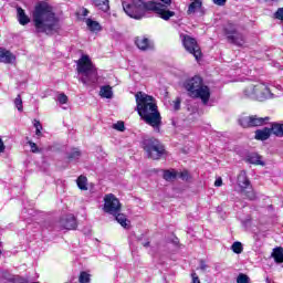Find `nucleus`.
<instances>
[{
  "label": "nucleus",
  "mask_w": 283,
  "mask_h": 283,
  "mask_svg": "<svg viewBox=\"0 0 283 283\" xmlns=\"http://www.w3.org/2000/svg\"><path fill=\"white\" fill-rule=\"evenodd\" d=\"M41 129H42V128L35 129V134H36L38 136H41Z\"/></svg>",
  "instance_id": "3c124183"
},
{
  "label": "nucleus",
  "mask_w": 283,
  "mask_h": 283,
  "mask_svg": "<svg viewBox=\"0 0 283 283\" xmlns=\"http://www.w3.org/2000/svg\"><path fill=\"white\" fill-rule=\"evenodd\" d=\"M90 274L87 272H81L80 273V277H78V282L80 283H90Z\"/></svg>",
  "instance_id": "f704fd0d"
},
{
  "label": "nucleus",
  "mask_w": 283,
  "mask_h": 283,
  "mask_svg": "<svg viewBox=\"0 0 283 283\" xmlns=\"http://www.w3.org/2000/svg\"><path fill=\"white\" fill-rule=\"evenodd\" d=\"M6 151V144H3V139L0 137V154H3Z\"/></svg>",
  "instance_id": "37998d69"
},
{
  "label": "nucleus",
  "mask_w": 283,
  "mask_h": 283,
  "mask_svg": "<svg viewBox=\"0 0 283 283\" xmlns=\"http://www.w3.org/2000/svg\"><path fill=\"white\" fill-rule=\"evenodd\" d=\"M256 90H266V84L260 82H254L250 84L243 90V96L245 98H253L254 101H256V98H263L264 95L256 94Z\"/></svg>",
  "instance_id": "ddd939ff"
},
{
  "label": "nucleus",
  "mask_w": 283,
  "mask_h": 283,
  "mask_svg": "<svg viewBox=\"0 0 283 283\" xmlns=\"http://www.w3.org/2000/svg\"><path fill=\"white\" fill-rule=\"evenodd\" d=\"M255 94H261L262 98H256V101H266L268 98H273V93H271V88L265 84V90H256Z\"/></svg>",
  "instance_id": "4be33fe9"
},
{
  "label": "nucleus",
  "mask_w": 283,
  "mask_h": 283,
  "mask_svg": "<svg viewBox=\"0 0 283 283\" xmlns=\"http://www.w3.org/2000/svg\"><path fill=\"white\" fill-rule=\"evenodd\" d=\"M76 185L81 191H87V177L81 175L76 180Z\"/></svg>",
  "instance_id": "a878e982"
},
{
  "label": "nucleus",
  "mask_w": 283,
  "mask_h": 283,
  "mask_svg": "<svg viewBox=\"0 0 283 283\" xmlns=\"http://www.w3.org/2000/svg\"><path fill=\"white\" fill-rule=\"evenodd\" d=\"M0 247H1V242H0ZM0 255H1V250H0Z\"/></svg>",
  "instance_id": "5fc2aeb1"
},
{
  "label": "nucleus",
  "mask_w": 283,
  "mask_h": 283,
  "mask_svg": "<svg viewBox=\"0 0 283 283\" xmlns=\"http://www.w3.org/2000/svg\"><path fill=\"white\" fill-rule=\"evenodd\" d=\"M180 40L185 50L189 52V54H192L197 61L200 59V56H202V52L200 51V46L198 45V41H196V39L181 33Z\"/></svg>",
  "instance_id": "1a4fd4ad"
},
{
  "label": "nucleus",
  "mask_w": 283,
  "mask_h": 283,
  "mask_svg": "<svg viewBox=\"0 0 283 283\" xmlns=\"http://www.w3.org/2000/svg\"><path fill=\"white\" fill-rule=\"evenodd\" d=\"M123 10L130 17V19H136L140 21L144 19L146 12H153V10H159V6L154 2H144L143 0H126L122 2Z\"/></svg>",
  "instance_id": "39448f33"
},
{
  "label": "nucleus",
  "mask_w": 283,
  "mask_h": 283,
  "mask_svg": "<svg viewBox=\"0 0 283 283\" xmlns=\"http://www.w3.org/2000/svg\"><path fill=\"white\" fill-rule=\"evenodd\" d=\"M266 283H274V282H271V280L266 279Z\"/></svg>",
  "instance_id": "864d4df0"
},
{
  "label": "nucleus",
  "mask_w": 283,
  "mask_h": 283,
  "mask_svg": "<svg viewBox=\"0 0 283 283\" xmlns=\"http://www.w3.org/2000/svg\"><path fill=\"white\" fill-rule=\"evenodd\" d=\"M99 96L102 98H113L114 97V91L112 90V86H109V85L101 86Z\"/></svg>",
  "instance_id": "a211bd4d"
},
{
  "label": "nucleus",
  "mask_w": 283,
  "mask_h": 283,
  "mask_svg": "<svg viewBox=\"0 0 283 283\" xmlns=\"http://www.w3.org/2000/svg\"><path fill=\"white\" fill-rule=\"evenodd\" d=\"M271 120V117H258V115L244 116L239 119V125L241 127H262V125H266Z\"/></svg>",
  "instance_id": "9b49d317"
},
{
  "label": "nucleus",
  "mask_w": 283,
  "mask_h": 283,
  "mask_svg": "<svg viewBox=\"0 0 283 283\" xmlns=\"http://www.w3.org/2000/svg\"><path fill=\"white\" fill-rule=\"evenodd\" d=\"M56 101L60 105H65L67 103V95H65L64 93H60L56 96Z\"/></svg>",
  "instance_id": "c9c22d12"
},
{
  "label": "nucleus",
  "mask_w": 283,
  "mask_h": 283,
  "mask_svg": "<svg viewBox=\"0 0 283 283\" xmlns=\"http://www.w3.org/2000/svg\"><path fill=\"white\" fill-rule=\"evenodd\" d=\"M67 158L70 160H78V158H81V150L73 148L72 151L69 153Z\"/></svg>",
  "instance_id": "7c9ffc66"
},
{
  "label": "nucleus",
  "mask_w": 283,
  "mask_h": 283,
  "mask_svg": "<svg viewBox=\"0 0 283 283\" xmlns=\"http://www.w3.org/2000/svg\"><path fill=\"white\" fill-rule=\"evenodd\" d=\"M34 127H35V129H43V126L41 125V122H39V120H34Z\"/></svg>",
  "instance_id": "a18cd8bd"
},
{
  "label": "nucleus",
  "mask_w": 283,
  "mask_h": 283,
  "mask_svg": "<svg viewBox=\"0 0 283 283\" xmlns=\"http://www.w3.org/2000/svg\"><path fill=\"white\" fill-rule=\"evenodd\" d=\"M248 198H249V200H255V193L254 192H250L248 195Z\"/></svg>",
  "instance_id": "8fccbe9b"
},
{
  "label": "nucleus",
  "mask_w": 283,
  "mask_h": 283,
  "mask_svg": "<svg viewBox=\"0 0 283 283\" xmlns=\"http://www.w3.org/2000/svg\"><path fill=\"white\" fill-rule=\"evenodd\" d=\"M29 147L31 148L32 154H41V148L36 146L34 142H28Z\"/></svg>",
  "instance_id": "e433bc0d"
},
{
  "label": "nucleus",
  "mask_w": 283,
  "mask_h": 283,
  "mask_svg": "<svg viewBox=\"0 0 283 283\" xmlns=\"http://www.w3.org/2000/svg\"><path fill=\"white\" fill-rule=\"evenodd\" d=\"M104 211L111 216L120 213V201L113 193L105 195L104 197Z\"/></svg>",
  "instance_id": "9d476101"
},
{
  "label": "nucleus",
  "mask_w": 283,
  "mask_h": 283,
  "mask_svg": "<svg viewBox=\"0 0 283 283\" xmlns=\"http://www.w3.org/2000/svg\"><path fill=\"white\" fill-rule=\"evenodd\" d=\"M85 23L88 28V30H91V32H98L101 31V23H98L97 21H94L92 19H86Z\"/></svg>",
  "instance_id": "393cba45"
},
{
  "label": "nucleus",
  "mask_w": 283,
  "mask_h": 283,
  "mask_svg": "<svg viewBox=\"0 0 283 283\" xmlns=\"http://www.w3.org/2000/svg\"><path fill=\"white\" fill-rule=\"evenodd\" d=\"M87 14H90V10H87L86 8L82 9V17H87Z\"/></svg>",
  "instance_id": "09e8293b"
},
{
  "label": "nucleus",
  "mask_w": 283,
  "mask_h": 283,
  "mask_svg": "<svg viewBox=\"0 0 283 283\" xmlns=\"http://www.w3.org/2000/svg\"><path fill=\"white\" fill-rule=\"evenodd\" d=\"M214 187H222V178H219L214 181Z\"/></svg>",
  "instance_id": "de8ad7c7"
},
{
  "label": "nucleus",
  "mask_w": 283,
  "mask_h": 283,
  "mask_svg": "<svg viewBox=\"0 0 283 283\" xmlns=\"http://www.w3.org/2000/svg\"><path fill=\"white\" fill-rule=\"evenodd\" d=\"M135 45H137L138 50H142L143 52L154 49V43H151V41L145 36L136 38Z\"/></svg>",
  "instance_id": "2eb2a0df"
},
{
  "label": "nucleus",
  "mask_w": 283,
  "mask_h": 283,
  "mask_svg": "<svg viewBox=\"0 0 283 283\" xmlns=\"http://www.w3.org/2000/svg\"><path fill=\"white\" fill-rule=\"evenodd\" d=\"M113 129H116L117 132H125V122H117L113 124Z\"/></svg>",
  "instance_id": "4c0bfd02"
},
{
  "label": "nucleus",
  "mask_w": 283,
  "mask_h": 283,
  "mask_svg": "<svg viewBox=\"0 0 283 283\" xmlns=\"http://www.w3.org/2000/svg\"><path fill=\"white\" fill-rule=\"evenodd\" d=\"M17 12L20 25H28V23H30V18L25 14V11L22 8H18Z\"/></svg>",
  "instance_id": "412c9836"
},
{
  "label": "nucleus",
  "mask_w": 283,
  "mask_h": 283,
  "mask_svg": "<svg viewBox=\"0 0 283 283\" xmlns=\"http://www.w3.org/2000/svg\"><path fill=\"white\" fill-rule=\"evenodd\" d=\"M78 227L76 217L74 214H65L59 221H50L45 223V228L49 231H61L66 229V231H74Z\"/></svg>",
  "instance_id": "0eeeda50"
},
{
  "label": "nucleus",
  "mask_w": 283,
  "mask_h": 283,
  "mask_svg": "<svg viewBox=\"0 0 283 283\" xmlns=\"http://www.w3.org/2000/svg\"><path fill=\"white\" fill-rule=\"evenodd\" d=\"M95 8L102 10V12H107L109 10V0H92Z\"/></svg>",
  "instance_id": "6ab92c4d"
},
{
  "label": "nucleus",
  "mask_w": 283,
  "mask_h": 283,
  "mask_svg": "<svg viewBox=\"0 0 283 283\" xmlns=\"http://www.w3.org/2000/svg\"><path fill=\"white\" fill-rule=\"evenodd\" d=\"M191 275H192V283H200V279L196 273H192Z\"/></svg>",
  "instance_id": "49530a36"
},
{
  "label": "nucleus",
  "mask_w": 283,
  "mask_h": 283,
  "mask_svg": "<svg viewBox=\"0 0 283 283\" xmlns=\"http://www.w3.org/2000/svg\"><path fill=\"white\" fill-rule=\"evenodd\" d=\"M17 61V56L12 54L9 50L0 48V63H6L7 65H12Z\"/></svg>",
  "instance_id": "4468645a"
},
{
  "label": "nucleus",
  "mask_w": 283,
  "mask_h": 283,
  "mask_svg": "<svg viewBox=\"0 0 283 283\" xmlns=\"http://www.w3.org/2000/svg\"><path fill=\"white\" fill-rule=\"evenodd\" d=\"M237 182L241 189H247L249 185H251V181H249V178L247 177L245 171H241L239 174Z\"/></svg>",
  "instance_id": "f3484780"
},
{
  "label": "nucleus",
  "mask_w": 283,
  "mask_h": 283,
  "mask_svg": "<svg viewBox=\"0 0 283 283\" xmlns=\"http://www.w3.org/2000/svg\"><path fill=\"white\" fill-rule=\"evenodd\" d=\"M216 6H224L227 0H212Z\"/></svg>",
  "instance_id": "79ce46f5"
},
{
  "label": "nucleus",
  "mask_w": 283,
  "mask_h": 283,
  "mask_svg": "<svg viewBox=\"0 0 283 283\" xmlns=\"http://www.w3.org/2000/svg\"><path fill=\"white\" fill-rule=\"evenodd\" d=\"M181 180H189V171L185 170L180 174Z\"/></svg>",
  "instance_id": "ea45409f"
},
{
  "label": "nucleus",
  "mask_w": 283,
  "mask_h": 283,
  "mask_svg": "<svg viewBox=\"0 0 283 283\" xmlns=\"http://www.w3.org/2000/svg\"><path fill=\"white\" fill-rule=\"evenodd\" d=\"M77 73L83 85L94 87L98 83V71L92 63L90 55H82L77 61Z\"/></svg>",
  "instance_id": "20e7f679"
},
{
  "label": "nucleus",
  "mask_w": 283,
  "mask_h": 283,
  "mask_svg": "<svg viewBox=\"0 0 283 283\" xmlns=\"http://www.w3.org/2000/svg\"><path fill=\"white\" fill-rule=\"evenodd\" d=\"M273 258H274V260L277 264H282V262H283V249L282 248L274 249Z\"/></svg>",
  "instance_id": "c85d7f7f"
},
{
  "label": "nucleus",
  "mask_w": 283,
  "mask_h": 283,
  "mask_svg": "<svg viewBox=\"0 0 283 283\" xmlns=\"http://www.w3.org/2000/svg\"><path fill=\"white\" fill-rule=\"evenodd\" d=\"M223 32L228 43L237 45V48H244V45H247V35L242 32H239L234 24L228 23L224 27Z\"/></svg>",
  "instance_id": "6e6552de"
},
{
  "label": "nucleus",
  "mask_w": 283,
  "mask_h": 283,
  "mask_svg": "<svg viewBox=\"0 0 283 283\" xmlns=\"http://www.w3.org/2000/svg\"><path fill=\"white\" fill-rule=\"evenodd\" d=\"M35 31L41 34H54L61 29L59 18L48 2H39L32 13Z\"/></svg>",
  "instance_id": "f257e3e1"
},
{
  "label": "nucleus",
  "mask_w": 283,
  "mask_h": 283,
  "mask_svg": "<svg viewBox=\"0 0 283 283\" xmlns=\"http://www.w3.org/2000/svg\"><path fill=\"white\" fill-rule=\"evenodd\" d=\"M192 2L188 7V14H196L200 8H202V0H191Z\"/></svg>",
  "instance_id": "aec40b11"
},
{
  "label": "nucleus",
  "mask_w": 283,
  "mask_h": 283,
  "mask_svg": "<svg viewBox=\"0 0 283 283\" xmlns=\"http://www.w3.org/2000/svg\"><path fill=\"white\" fill-rule=\"evenodd\" d=\"M272 134L277 136V138H283V124L272 123L271 124Z\"/></svg>",
  "instance_id": "5701e85b"
},
{
  "label": "nucleus",
  "mask_w": 283,
  "mask_h": 283,
  "mask_svg": "<svg viewBox=\"0 0 283 283\" xmlns=\"http://www.w3.org/2000/svg\"><path fill=\"white\" fill-rule=\"evenodd\" d=\"M184 90H186L188 96L193 99L201 101L202 105H209L211 98V88L205 85L202 77L196 75L184 82Z\"/></svg>",
  "instance_id": "7ed1b4c3"
},
{
  "label": "nucleus",
  "mask_w": 283,
  "mask_h": 283,
  "mask_svg": "<svg viewBox=\"0 0 283 283\" xmlns=\"http://www.w3.org/2000/svg\"><path fill=\"white\" fill-rule=\"evenodd\" d=\"M248 163H250L251 165H261L262 167H264V161H262V156L255 153L248 156Z\"/></svg>",
  "instance_id": "b1692460"
},
{
  "label": "nucleus",
  "mask_w": 283,
  "mask_h": 283,
  "mask_svg": "<svg viewBox=\"0 0 283 283\" xmlns=\"http://www.w3.org/2000/svg\"><path fill=\"white\" fill-rule=\"evenodd\" d=\"M237 283H251V277L244 273H240L237 276Z\"/></svg>",
  "instance_id": "473e14b6"
},
{
  "label": "nucleus",
  "mask_w": 283,
  "mask_h": 283,
  "mask_svg": "<svg viewBox=\"0 0 283 283\" xmlns=\"http://www.w3.org/2000/svg\"><path fill=\"white\" fill-rule=\"evenodd\" d=\"M274 17L275 19H279V21H283V8H279L274 13Z\"/></svg>",
  "instance_id": "58836bf2"
},
{
  "label": "nucleus",
  "mask_w": 283,
  "mask_h": 283,
  "mask_svg": "<svg viewBox=\"0 0 283 283\" xmlns=\"http://www.w3.org/2000/svg\"><path fill=\"white\" fill-rule=\"evenodd\" d=\"M273 134L272 128L264 127L262 129L255 130V139L256 140H269L271 138V135Z\"/></svg>",
  "instance_id": "dca6fc26"
},
{
  "label": "nucleus",
  "mask_w": 283,
  "mask_h": 283,
  "mask_svg": "<svg viewBox=\"0 0 283 283\" xmlns=\"http://www.w3.org/2000/svg\"><path fill=\"white\" fill-rule=\"evenodd\" d=\"M174 109L176 112H178V109H180V98H177L175 102H174Z\"/></svg>",
  "instance_id": "a19ab883"
},
{
  "label": "nucleus",
  "mask_w": 283,
  "mask_h": 283,
  "mask_svg": "<svg viewBox=\"0 0 283 283\" xmlns=\"http://www.w3.org/2000/svg\"><path fill=\"white\" fill-rule=\"evenodd\" d=\"M177 176L178 175L176 174V171H171V170L164 171V179L167 180V182H171V180H176Z\"/></svg>",
  "instance_id": "c756f323"
},
{
  "label": "nucleus",
  "mask_w": 283,
  "mask_h": 283,
  "mask_svg": "<svg viewBox=\"0 0 283 283\" xmlns=\"http://www.w3.org/2000/svg\"><path fill=\"white\" fill-rule=\"evenodd\" d=\"M115 220H117L118 224H120V227H123L124 229H127L128 224H127V217H125V214L118 212L117 214H115Z\"/></svg>",
  "instance_id": "cd10ccee"
},
{
  "label": "nucleus",
  "mask_w": 283,
  "mask_h": 283,
  "mask_svg": "<svg viewBox=\"0 0 283 283\" xmlns=\"http://www.w3.org/2000/svg\"><path fill=\"white\" fill-rule=\"evenodd\" d=\"M4 277L8 282H12V283H28V279L20 275H9V276L4 275Z\"/></svg>",
  "instance_id": "bb28decb"
},
{
  "label": "nucleus",
  "mask_w": 283,
  "mask_h": 283,
  "mask_svg": "<svg viewBox=\"0 0 283 283\" xmlns=\"http://www.w3.org/2000/svg\"><path fill=\"white\" fill-rule=\"evenodd\" d=\"M135 99L137 103L136 109L146 122L147 125H150L157 133L160 132V125H163V117H160V112H158V106L153 96L147 95L143 92H137L135 94Z\"/></svg>",
  "instance_id": "f03ea898"
},
{
  "label": "nucleus",
  "mask_w": 283,
  "mask_h": 283,
  "mask_svg": "<svg viewBox=\"0 0 283 283\" xmlns=\"http://www.w3.org/2000/svg\"><path fill=\"white\" fill-rule=\"evenodd\" d=\"M209 266L207 265V263H205V261H200V270L201 271H207Z\"/></svg>",
  "instance_id": "c03bdc74"
},
{
  "label": "nucleus",
  "mask_w": 283,
  "mask_h": 283,
  "mask_svg": "<svg viewBox=\"0 0 283 283\" xmlns=\"http://www.w3.org/2000/svg\"><path fill=\"white\" fill-rule=\"evenodd\" d=\"M144 247H149V242L144 243Z\"/></svg>",
  "instance_id": "603ef678"
},
{
  "label": "nucleus",
  "mask_w": 283,
  "mask_h": 283,
  "mask_svg": "<svg viewBox=\"0 0 283 283\" xmlns=\"http://www.w3.org/2000/svg\"><path fill=\"white\" fill-rule=\"evenodd\" d=\"M14 105H15L18 112H23V99L21 98V95H18L15 97Z\"/></svg>",
  "instance_id": "72a5a7b5"
},
{
  "label": "nucleus",
  "mask_w": 283,
  "mask_h": 283,
  "mask_svg": "<svg viewBox=\"0 0 283 283\" xmlns=\"http://www.w3.org/2000/svg\"><path fill=\"white\" fill-rule=\"evenodd\" d=\"M142 145L144 151L147 154V157L151 158L153 160H160V158H163V156L166 154L165 145L154 137L144 139Z\"/></svg>",
  "instance_id": "423d86ee"
},
{
  "label": "nucleus",
  "mask_w": 283,
  "mask_h": 283,
  "mask_svg": "<svg viewBox=\"0 0 283 283\" xmlns=\"http://www.w3.org/2000/svg\"><path fill=\"white\" fill-rule=\"evenodd\" d=\"M231 249L233 251V253H237V255H240V253H242L243 251V248H242V242H234L232 245H231Z\"/></svg>",
  "instance_id": "2f4dec72"
},
{
  "label": "nucleus",
  "mask_w": 283,
  "mask_h": 283,
  "mask_svg": "<svg viewBox=\"0 0 283 283\" xmlns=\"http://www.w3.org/2000/svg\"><path fill=\"white\" fill-rule=\"evenodd\" d=\"M160 2H149L154 3L155 6H159V10H153L155 14H158L160 19L164 21H169L171 17H176V12L169 10V6H171V0H159Z\"/></svg>",
  "instance_id": "f8f14e48"
}]
</instances>
